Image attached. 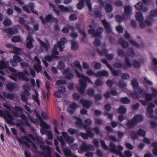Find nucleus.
<instances>
[{
	"label": "nucleus",
	"instance_id": "42",
	"mask_svg": "<svg viewBox=\"0 0 157 157\" xmlns=\"http://www.w3.org/2000/svg\"><path fill=\"white\" fill-rule=\"evenodd\" d=\"M117 111L120 114H124L127 111V109L124 106H121L118 109Z\"/></svg>",
	"mask_w": 157,
	"mask_h": 157
},
{
	"label": "nucleus",
	"instance_id": "45",
	"mask_svg": "<svg viewBox=\"0 0 157 157\" xmlns=\"http://www.w3.org/2000/svg\"><path fill=\"white\" fill-rule=\"evenodd\" d=\"M132 85L135 90H137L139 87L138 83L136 79H133L132 81Z\"/></svg>",
	"mask_w": 157,
	"mask_h": 157
},
{
	"label": "nucleus",
	"instance_id": "16",
	"mask_svg": "<svg viewBox=\"0 0 157 157\" xmlns=\"http://www.w3.org/2000/svg\"><path fill=\"white\" fill-rule=\"evenodd\" d=\"M63 74L65 75V78L67 79L71 80L74 78V75L69 69L64 70Z\"/></svg>",
	"mask_w": 157,
	"mask_h": 157
},
{
	"label": "nucleus",
	"instance_id": "55",
	"mask_svg": "<svg viewBox=\"0 0 157 157\" xmlns=\"http://www.w3.org/2000/svg\"><path fill=\"white\" fill-rule=\"evenodd\" d=\"M17 140L20 143L22 144L25 145L29 148L30 147V146L29 143L26 141H24L22 139L18 138H17Z\"/></svg>",
	"mask_w": 157,
	"mask_h": 157
},
{
	"label": "nucleus",
	"instance_id": "6",
	"mask_svg": "<svg viewBox=\"0 0 157 157\" xmlns=\"http://www.w3.org/2000/svg\"><path fill=\"white\" fill-rule=\"evenodd\" d=\"M94 149V146L91 144L87 145V144L84 142L80 146L79 149L78 150V151L80 153H82L83 152L88 151V150L93 151Z\"/></svg>",
	"mask_w": 157,
	"mask_h": 157
},
{
	"label": "nucleus",
	"instance_id": "4",
	"mask_svg": "<svg viewBox=\"0 0 157 157\" xmlns=\"http://www.w3.org/2000/svg\"><path fill=\"white\" fill-rule=\"evenodd\" d=\"M34 3L33 2H30L27 5L23 6L22 7V9L24 11L27 13H30L32 12V13L38 15V13L37 11H34Z\"/></svg>",
	"mask_w": 157,
	"mask_h": 157
},
{
	"label": "nucleus",
	"instance_id": "36",
	"mask_svg": "<svg viewBox=\"0 0 157 157\" xmlns=\"http://www.w3.org/2000/svg\"><path fill=\"white\" fill-rule=\"evenodd\" d=\"M97 76H105L107 77L109 74L108 72L105 70H102L97 72Z\"/></svg>",
	"mask_w": 157,
	"mask_h": 157
},
{
	"label": "nucleus",
	"instance_id": "39",
	"mask_svg": "<svg viewBox=\"0 0 157 157\" xmlns=\"http://www.w3.org/2000/svg\"><path fill=\"white\" fill-rule=\"evenodd\" d=\"M105 10L107 13H109L111 12L113 10V7L112 5L107 3L105 6Z\"/></svg>",
	"mask_w": 157,
	"mask_h": 157
},
{
	"label": "nucleus",
	"instance_id": "5",
	"mask_svg": "<svg viewBox=\"0 0 157 157\" xmlns=\"http://www.w3.org/2000/svg\"><path fill=\"white\" fill-rule=\"evenodd\" d=\"M67 40L65 38H62L60 40L57 42V44H55L54 45V48L52 50H57L58 47L60 52L63 51L64 47L63 46L67 42Z\"/></svg>",
	"mask_w": 157,
	"mask_h": 157
},
{
	"label": "nucleus",
	"instance_id": "3",
	"mask_svg": "<svg viewBox=\"0 0 157 157\" xmlns=\"http://www.w3.org/2000/svg\"><path fill=\"white\" fill-rule=\"evenodd\" d=\"M14 109L16 111L20 112L21 113V118L25 122V124L29 127H31V124L28 120L26 116L23 113V109L19 106H16L14 108Z\"/></svg>",
	"mask_w": 157,
	"mask_h": 157
},
{
	"label": "nucleus",
	"instance_id": "21",
	"mask_svg": "<svg viewBox=\"0 0 157 157\" xmlns=\"http://www.w3.org/2000/svg\"><path fill=\"white\" fill-rule=\"evenodd\" d=\"M80 103L84 107L89 109L92 104L91 102L89 100L82 99L80 100Z\"/></svg>",
	"mask_w": 157,
	"mask_h": 157
},
{
	"label": "nucleus",
	"instance_id": "50",
	"mask_svg": "<svg viewBox=\"0 0 157 157\" xmlns=\"http://www.w3.org/2000/svg\"><path fill=\"white\" fill-rule=\"evenodd\" d=\"M113 75L114 76H120L122 74L121 71L120 70H114L113 69L111 71Z\"/></svg>",
	"mask_w": 157,
	"mask_h": 157
},
{
	"label": "nucleus",
	"instance_id": "35",
	"mask_svg": "<svg viewBox=\"0 0 157 157\" xmlns=\"http://www.w3.org/2000/svg\"><path fill=\"white\" fill-rule=\"evenodd\" d=\"M35 95H33L32 96V98L33 100L36 102L38 105H40V102L39 99V95L37 92L35 91Z\"/></svg>",
	"mask_w": 157,
	"mask_h": 157
},
{
	"label": "nucleus",
	"instance_id": "29",
	"mask_svg": "<svg viewBox=\"0 0 157 157\" xmlns=\"http://www.w3.org/2000/svg\"><path fill=\"white\" fill-rule=\"evenodd\" d=\"M5 31L10 35L15 34L17 32V29L16 28H9L6 29Z\"/></svg>",
	"mask_w": 157,
	"mask_h": 157
},
{
	"label": "nucleus",
	"instance_id": "8",
	"mask_svg": "<svg viewBox=\"0 0 157 157\" xmlns=\"http://www.w3.org/2000/svg\"><path fill=\"white\" fill-rule=\"evenodd\" d=\"M103 30V28L100 27L97 29L96 31L95 29H91L88 30V32L89 34L92 35L93 37L97 38L100 36Z\"/></svg>",
	"mask_w": 157,
	"mask_h": 157
},
{
	"label": "nucleus",
	"instance_id": "26",
	"mask_svg": "<svg viewBox=\"0 0 157 157\" xmlns=\"http://www.w3.org/2000/svg\"><path fill=\"white\" fill-rule=\"evenodd\" d=\"M118 44L121 45L122 48L124 49L127 48L129 46V44L127 42H126L123 39H121L119 40L118 41Z\"/></svg>",
	"mask_w": 157,
	"mask_h": 157
},
{
	"label": "nucleus",
	"instance_id": "59",
	"mask_svg": "<svg viewBox=\"0 0 157 157\" xmlns=\"http://www.w3.org/2000/svg\"><path fill=\"white\" fill-rule=\"evenodd\" d=\"M34 68L37 73H39L42 71V67L40 65V64H36L34 65Z\"/></svg>",
	"mask_w": 157,
	"mask_h": 157
},
{
	"label": "nucleus",
	"instance_id": "41",
	"mask_svg": "<svg viewBox=\"0 0 157 157\" xmlns=\"http://www.w3.org/2000/svg\"><path fill=\"white\" fill-rule=\"evenodd\" d=\"M67 131L71 135H73L74 134H75L77 135L79 134V131L77 129H75L72 128H70L68 129Z\"/></svg>",
	"mask_w": 157,
	"mask_h": 157
},
{
	"label": "nucleus",
	"instance_id": "51",
	"mask_svg": "<svg viewBox=\"0 0 157 157\" xmlns=\"http://www.w3.org/2000/svg\"><path fill=\"white\" fill-rule=\"evenodd\" d=\"M119 87L121 89H124L127 86V84L122 81H120L117 83Z\"/></svg>",
	"mask_w": 157,
	"mask_h": 157
},
{
	"label": "nucleus",
	"instance_id": "28",
	"mask_svg": "<svg viewBox=\"0 0 157 157\" xmlns=\"http://www.w3.org/2000/svg\"><path fill=\"white\" fill-rule=\"evenodd\" d=\"M135 122L134 120H132V119L127 122L126 125L128 129L133 128L136 125Z\"/></svg>",
	"mask_w": 157,
	"mask_h": 157
},
{
	"label": "nucleus",
	"instance_id": "54",
	"mask_svg": "<svg viewBox=\"0 0 157 157\" xmlns=\"http://www.w3.org/2000/svg\"><path fill=\"white\" fill-rule=\"evenodd\" d=\"M60 10L61 12H68L70 11L69 9L67 7H65L63 5L59 6Z\"/></svg>",
	"mask_w": 157,
	"mask_h": 157
},
{
	"label": "nucleus",
	"instance_id": "63",
	"mask_svg": "<svg viewBox=\"0 0 157 157\" xmlns=\"http://www.w3.org/2000/svg\"><path fill=\"white\" fill-rule=\"evenodd\" d=\"M130 135L132 139L133 140H136L138 138L137 135L134 131L131 132L130 133Z\"/></svg>",
	"mask_w": 157,
	"mask_h": 157
},
{
	"label": "nucleus",
	"instance_id": "56",
	"mask_svg": "<svg viewBox=\"0 0 157 157\" xmlns=\"http://www.w3.org/2000/svg\"><path fill=\"white\" fill-rule=\"evenodd\" d=\"M137 134L140 136L145 137L146 136L145 131L143 129L140 128L137 132Z\"/></svg>",
	"mask_w": 157,
	"mask_h": 157
},
{
	"label": "nucleus",
	"instance_id": "37",
	"mask_svg": "<svg viewBox=\"0 0 157 157\" xmlns=\"http://www.w3.org/2000/svg\"><path fill=\"white\" fill-rule=\"evenodd\" d=\"M124 14L127 16H129L131 14V8L129 6H125L124 7Z\"/></svg>",
	"mask_w": 157,
	"mask_h": 157
},
{
	"label": "nucleus",
	"instance_id": "58",
	"mask_svg": "<svg viewBox=\"0 0 157 157\" xmlns=\"http://www.w3.org/2000/svg\"><path fill=\"white\" fill-rule=\"evenodd\" d=\"M117 54L118 56L121 57H126L125 56V53L124 51L121 49H119L117 51Z\"/></svg>",
	"mask_w": 157,
	"mask_h": 157
},
{
	"label": "nucleus",
	"instance_id": "47",
	"mask_svg": "<svg viewBox=\"0 0 157 157\" xmlns=\"http://www.w3.org/2000/svg\"><path fill=\"white\" fill-rule=\"evenodd\" d=\"M79 2L77 4L76 7L79 10H82L84 6V0H79Z\"/></svg>",
	"mask_w": 157,
	"mask_h": 157
},
{
	"label": "nucleus",
	"instance_id": "62",
	"mask_svg": "<svg viewBox=\"0 0 157 157\" xmlns=\"http://www.w3.org/2000/svg\"><path fill=\"white\" fill-rule=\"evenodd\" d=\"M51 54L54 56V58L59 59V57L57 56L59 55V52L57 50H52Z\"/></svg>",
	"mask_w": 157,
	"mask_h": 157
},
{
	"label": "nucleus",
	"instance_id": "24",
	"mask_svg": "<svg viewBox=\"0 0 157 157\" xmlns=\"http://www.w3.org/2000/svg\"><path fill=\"white\" fill-rule=\"evenodd\" d=\"M143 120V117L141 115H135L132 118V120H134V121L135 122L136 124L142 122Z\"/></svg>",
	"mask_w": 157,
	"mask_h": 157
},
{
	"label": "nucleus",
	"instance_id": "57",
	"mask_svg": "<svg viewBox=\"0 0 157 157\" xmlns=\"http://www.w3.org/2000/svg\"><path fill=\"white\" fill-rule=\"evenodd\" d=\"M136 9L138 10H142L143 8V5L142 2H138L135 6Z\"/></svg>",
	"mask_w": 157,
	"mask_h": 157
},
{
	"label": "nucleus",
	"instance_id": "12",
	"mask_svg": "<svg viewBox=\"0 0 157 157\" xmlns=\"http://www.w3.org/2000/svg\"><path fill=\"white\" fill-rule=\"evenodd\" d=\"M40 147L43 151H45L44 154L45 157H52L51 149L49 145L45 146L43 144H40Z\"/></svg>",
	"mask_w": 157,
	"mask_h": 157
},
{
	"label": "nucleus",
	"instance_id": "15",
	"mask_svg": "<svg viewBox=\"0 0 157 157\" xmlns=\"http://www.w3.org/2000/svg\"><path fill=\"white\" fill-rule=\"evenodd\" d=\"M21 59L18 55H15L13 59L10 60V63L12 67H16L17 65V63L21 61Z\"/></svg>",
	"mask_w": 157,
	"mask_h": 157
},
{
	"label": "nucleus",
	"instance_id": "44",
	"mask_svg": "<svg viewBox=\"0 0 157 157\" xmlns=\"http://www.w3.org/2000/svg\"><path fill=\"white\" fill-rule=\"evenodd\" d=\"M95 91L92 88L86 90V94L90 97H94L95 96Z\"/></svg>",
	"mask_w": 157,
	"mask_h": 157
},
{
	"label": "nucleus",
	"instance_id": "7",
	"mask_svg": "<svg viewBox=\"0 0 157 157\" xmlns=\"http://www.w3.org/2000/svg\"><path fill=\"white\" fill-rule=\"evenodd\" d=\"M29 74V73L27 71L25 72H16L14 73H12L9 76L11 79L16 82L17 78H20L21 77H24L26 75H28Z\"/></svg>",
	"mask_w": 157,
	"mask_h": 157
},
{
	"label": "nucleus",
	"instance_id": "49",
	"mask_svg": "<svg viewBox=\"0 0 157 157\" xmlns=\"http://www.w3.org/2000/svg\"><path fill=\"white\" fill-rule=\"evenodd\" d=\"M11 40L13 42H22V40L21 38L19 36L17 35L13 37Z\"/></svg>",
	"mask_w": 157,
	"mask_h": 157
},
{
	"label": "nucleus",
	"instance_id": "53",
	"mask_svg": "<svg viewBox=\"0 0 157 157\" xmlns=\"http://www.w3.org/2000/svg\"><path fill=\"white\" fill-rule=\"evenodd\" d=\"M94 63H95V64L94 66V67L95 69H98L101 68L102 66L100 63L96 62L95 61L91 63V65H93Z\"/></svg>",
	"mask_w": 157,
	"mask_h": 157
},
{
	"label": "nucleus",
	"instance_id": "61",
	"mask_svg": "<svg viewBox=\"0 0 157 157\" xmlns=\"http://www.w3.org/2000/svg\"><path fill=\"white\" fill-rule=\"evenodd\" d=\"M78 48V45L75 42H73L72 44L71 48L73 50H76Z\"/></svg>",
	"mask_w": 157,
	"mask_h": 157
},
{
	"label": "nucleus",
	"instance_id": "30",
	"mask_svg": "<svg viewBox=\"0 0 157 157\" xmlns=\"http://www.w3.org/2000/svg\"><path fill=\"white\" fill-rule=\"evenodd\" d=\"M17 84L15 83L10 82L6 84V86L8 90H13L17 87Z\"/></svg>",
	"mask_w": 157,
	"mask_h": 157
},
{
	"label": "nucleus",
	"instance_id": "43",
	"mask_svg": "<svg viewBox=\"0 0 157 157\" xmlns=\"http://www.w3.org/2000/svg\"><path fill=\"white\" fill-rule=\"evenodd\" d=\"M151 146L154 147L152 150V153L155 156H157V142H153L151 144Z\"/></svg>",
	"mask_w": 157,
	"mask_h": 157
},
{
	"label": "nucleus",
	"instance_id": "27",
	"mask_svg": "<svg viewBox=\"0 0 157 157\" xmlns=\"http://www.w3.org/2000/svg\"><path fill=\"white\" fill-rule=\"evenodd\" d=\"M4 117L8 124H13V118L9 112L8 113L7 116L6 117L5 116Z\"/></svg>",
	"mask_w": 157,
	"mask_h": 157
},
{
	"label": "nucleus",
	"instance_id": "46",
	"mask_svg": "<svg viewBox=\"0 0 157 157\" xmlns=\"http://www.w3.org/2000/svg\"><path fill=\"white\" fill-rule=\"evenodd\" d=\"M120 101L124 104H128L131 101L127 97H124L121 98H120Z\"/></svg>",
	"mask_w": 157,
	"mask_h": 157
},
{
	"label": "nucleus",
	"instance_id": "10",
	"mask_svg": "<svg viewBox=\"0 0 157 157\" xmlns=\"http://www.w3.org/2000/svg\"><path fill=\"white\" fill-rule=\"evenodd\" d=\"M125 64H123L121 63H115L113 64V66L116 67L120 68L122 67L124 69L126 68L127 67H131L132 64L129 61L128 58L125 57Z\"/></svg>",
	"mask_w": 157,
	"mask_h": 157
},
{
	"label": "nucleus",
	"instance_id": "23",
	"mask_svg": "<svg viewBox=\"0 0 157 157\" xmlns=\"http://www.w3.org/2000/svg\"><path fill=\"white\" fill-rule=\"evenodd\" d=\"M82 127H84V128L86 130V132L88 135L89 137L90 138H92L94 137V134L93 132H92L90 127L87 124H84V125H83Z\"/></svg>",
	"mask_w": 157,
	"mask_h": 157
},
{
	"label": "nucleus",
	"instance_id": "20",
	"mask_svg": "<svg viewBox=\"0 0 157 157\" xmlns=\"http://www.w3.org/2000/svg\"><path fill=\"white\" fill-rule=\"evenodd\" d=\"M53 17L50 14H48L44 19L42 16H40V19L41 20L42 23L44 24H45L46 23L50 22L51 21Z\"/></svg>",
	"mask_w": 157,
	"mask_h": 157
},
{
	"label": "nucleus",
	"instance_id": "1",
	"mask_svg": "<svg viewBox=\"0 0 157 157\" xmlns=\"http://www.w3.org/2000/svg\"><path fill=\"white\" fill-rule=\"evenodd\" d=\"M140 95H142L143 96L145 97V101L147 102L151 101L153 98L152 94H148L143 89L139 88L138 89L137 91H135L134 92H132L130 94V95L134 98H139L140 96Z\"/></svg>",
	"mask_w": 157,
	"mask_h": 157
},
{
	"label": "nucleus",
	"instance_id": "38",
	"mask_svg": "<svg viewBox=\"0 0 157 157\" xmlns=\"http://www.w3.org/2000/svg\"><path fill=\"white\" fill-rule=\"evenodd\" d=\"M96 51L101 56H105L108 53V51L106 49H103L100 50L99 49L97 48L96 50Z\"/></svg>",
	"mask_w": 157,
	"mask_h": 157
},
{
	"label": "nucleus",
	"instance_id": "11",
	"mask_svg": "<svg viewBox=\"0 0 157 157\" xmlns=\"http://www.w3.org/2000/svg\"><path fill=\"white\" fill-rule=\"evenodd\" d=\"M150 15L149 16L147 20L144 21L146 25L151 26L152 25L153 21V17L157 16V9L151 10L150 11Z\"/></svg>",
	"mask_w": 157,
	"mask_h": 157
},
{
	"label": "nucleus",
	"instance_id": "52",
	"mask_svg": "<svg viewBox=\"0 0 157 157\" xmlns=\"http://www.w3.org/2000/svg\"><path fill=\"white\" fill-rule=\"evenodd\" d=\"M3 23L5 26H7L11 25L12 22L10 19L7 18L5 20Z\"/></svg>",
	"mask_w": 157,
	"mask_h": 157
},
{
	"label": "nucleus",
	"instance_id": "2",
	"mask_svg": "<svg viewBox=\"0 0 157 157\" xmlns=\"http://www.w3.org/2000/svg\"><path fill=\"white\" fill-rule=\"evenodd\" d=\"M84 80H80V85H78L76 86L77 89L79 91L80 94H84L85 93V90L87 86V82L88 81L93 84L92 82L88 77L86 76V77H84Z\"/></svg>",
	"mask_w": 157,
	"mask_h": 157
},
{
	"label": "nucleus",
	"instance_id": "64",
	"mask_svg": "<svg viewBox=\"0 0 157 157\" xmlns=\"http://www.w3.org/2000/svg\"><path fill=\"white\" fill-rule=\"evenodd\" d=\"M58 68L60 70H63L65 67V64L64 63L63 61H60L59 62L58 66Z\"/></svg>",
	"mask_w": 157,
	"mask_h": 157
},
{
	"label": "nucleus",
	"instance_id": "19",
	"mask_svg": "<svg viewBox=\"0 0 157 157\" xmlns=\"http://www.w3.org/2000/svg\"><path fill=\"white\" fill-rule=\"evenodd\" d=\"M101 22L105 29V31L106 33L108 34L111 33L112 31L110 24L105 19L102 21Z\"/></svg>",
	"mask_w": 157,
	"mask_h": 157
},
{
	"label": "nucleus",
	"instance_id": "14",
	"mask_svg": "<svg viewBox=\"0 0 157 157\" xmlns=\"http://www.w3.org/2000/svg\"><path fill=\"white\" fill-rule=\"evenodd\" d=\"M75 26L77 29L80 32L81 35H83V37L82 39V40L84 43H87L88 41L86 39L87 37L85 31L81 29V24H76Z\"/></svg>",
	"mask_w": 157,
	"mask_h": 157
},
{
	"label": "nucleus",
	"instance_id": "33",
	"mask_svg": "<svg viewBox=\"0 0 157 157\" xmlns=\"http://www.w3.org/2000/svg\"><path fill=\"white\" fill-rule=\"evenodd\" d=\"M75 119L76 120V125L78 127H82L83 125H84V124L82 122V120L80 117H76Z\"/></svg>",
	"mask_w": 157,
	"mask_h": 157
},
{
	"label": "nucleus",
	"instance_id": "22",
	"mask_svg": "<svg viewBox=\"0 0 157 157\" xmlns=\"http://www.w3.org/2000/svg\"><path fill=\"white\" fill-rule=\"evenodd\" d=\"M124 37L126 39H128L129 40L130 43L131 44L136 46L138 48H140V45L138 44L136 41L132 40L130 39V35L129 33H128L127 31L124 35Z\"/></svg>",
	"mask_w": 157,
	"mask_h": 157
},
{
	"label": "nucleus",
	"instance_id": "40",
	"mask_svg": "<svg viewBox=\"0 0 157 157\" xmlns=\"http://www.w3.org/2000/svg\"><path fill=\"white\" fill-rule=\"evenodd\" d=\"M127 53L128 56L131 57H134L135 56V53L132 48H130L127 51Z\"/></svg>",
	"mask_w": 157,
	"mask_h": 157
},
{
	"label": "nucleus",
	"instance_id": "9",
	"mask_svg": "<svg viewBox=\"0 0 157 157\" xmlns=\"http://www.w3.org/2000/svg\"><path fill=\"white\" fill-rule=\"evenodd\" d=\"M155 105L152 102H150L149 105L147 107V112L146 116L150 119H155L154 117L153 113L154 111L153 108L155 107Z\"/></svg>",
	"mask_w": 157,
	"mask_h": 157
},
{
	"label": "nucleus",
	"instance_id": "17",
	"mask_svg": "<svg viewBox=\"0 0 157 157\" xmlns=\"http://www.w3.org/2000/svg\"><path fill=\"white\" fill-rule=\"evenodd\" d=\"M78 107V105L76 103L73 102L70 105L69 107L67 108V111L70 114H72L75 113L76 109Z\"/></svg>",
	"mask_w": 157,
	"mask_h": 157
},
{
	"label": "nucleus",
	"instance_id": "60",
	"mask_svg": "<svg viewBox=\"0 0 157 157\" xmlns=\"http://www.w3.org/2000/svg\"><path fill=\"white\" fill-rule=\"evenodd\" d=\"M86 73L89 76L93 75L97 77V72L95 73L91 69L87 70L86 72Z\"/></svg>",
	"mask_w": 157,
	"mask_h": 157
},
{
	"label": "nucleus",
	"instance_id": "25",
	"mask_svg": "<svg viewBox=\"0 0 157 157\" xmlns=\"http://www.w3.org/2000/svg\"><path fill=\"white\" fill-rule=\"evenodd\" d=\"M63 152L66 157H74L73 154L71 149L69 147H66L63 149Z\"/></svg>",
	"mask_w": 157,
	"mask_h": 157
},
{
	"label": "nucleus",
	"instance_id": "32",
	"mask_svg": "<svg viewBox=\"0 0 157 157\" xmlns=\"http://www.w3.org/2000/svg\"><path fill=\"white\" fill-rule=\"evenodd\" d=\"M136 20L139 22L143 21L144 20V17L142 13L140 11L137 12L135 15Z\"/></svg>",
	"mask_w": 157,
	"mask_h": 157
},
{
	"label": "nucleus",
	"instance_id": "34",
	"mask_svg": "<svg viewBox=\"0 0 157 157\" xmlns=\"http://www.w3.org/2000/svg\"><path fill=\"white\" fill-rule=\"evenodd\" d=\"M152 63L154 66L152 67V70L155 72L157 75V59L155 58H154L152 60Z\"/></svg>",
	"mask_w": 157,
	"mask_h": 157
},
{
	"label": "nucleus",
	"instance_id": "18",
	"mask_svg": "<svg viewBox=\"0 0 157 157\" xmlns=\"http://www.w3.org/2000/svg\"><path fill=\"white\" fill-rule=\"evenodd\" d=\"M34 41L31 35H29L26 40L27 43L26 45V48L29 49L33 48V42Z\"/></svg>",
	"mask_w": 157,
	"mask_h": 157
},
{
	"label": "nucleus",
	"instance_id": "48",
	"mask_svg": "<svg viewBox=\"0 0 157 157\" xmlns=\"http://www.w3.org/2000/svg\"><path fill=\"white\" fill-rule=\"evenodd\" d=\"M101 10L100 8H98L95 9L94 11V13L97 17L101 18L102 17V15L101 13Z\"/></svg>",
	"mask_w": 157,
	"mask_h": 157
},
{
	"label": "nucleus",
	"instance_id": "13",
	"mask_svg": "<svg viewBox=\"0 0 157 157\" xmlns=\"http://www.w3.org/2000/svg\"><path fill=\"white\" fill-rule=\"evenodd\" d=\"M109 146L110 147V150L111 152L118 154L121 157H125L124 155L122 154L121 151L116 149V146L113 142H111Z\"/></svg>",
	"mask_w": 157,
	"mask_h": 157
},
{
	"label": "nucleus",
	"instance_id": "31",
	"mask_svg": "<svg viewBox=\"0 0 157 157\" xmlns=\"http://www.w3.org/2000/svg\"><path fill=\"white\" fill-rule=\"evenodd\" d=\"M41 48H43L46 51H48L50 47V44L49 43L47 44L41 40H39Z\"/></svg>",
	"mask_w": 157,
	"mask_h": 157
}]
</instances>
